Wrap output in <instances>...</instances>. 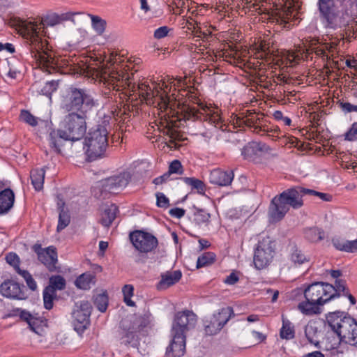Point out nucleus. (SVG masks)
Returning a JSON list of instances; mask_svg holds the SVG:
<instances>
[{
    "label": "nucleus",
    "instance_id": "f257e3e1",
    "mask_svg": "<svg viewBox=\"0 0 357 357\" xmlns=\"http://www.w3.org/2000/svg\"><path fill=\"white\" fill-rule=\"evenodd\" d=\"M303 294L305 301L300 302L297 308L307 316L320 314L321 306L340 296H347L352 305L356 303L344 280H337L334 285L322 282L312 283L304 289Z\"/></svg>",
    "mask_w": 357,
    "mask_h": 357
},
{
    "label": "nucleus",
    "instance_id": "f03ea898",
    "mask_svg": "<svg viewBox=\"0 0 357 357\" xmlns=\"http://www.w3.org/2000/svg\"><path fill=\"white\" fill-rule=\"evenodd\" d=\"M4 24L15 28L27 40L31 56L36 60L39 67L44 71L52 73L54 70V60L49 52L47 43L43 40L38 35V30L41 23L22 20L19 17L7 16L3 17Z\"/></svg>",
    "mask_w": 357,
    "mask_h": 357
},
{
    "label": "nucleus",
    "instance_id": "7ed1b4c3",
    "mask_svg": "<svg viewBox=\"0 0 357 357\" xmlns=\"http://www.w3.org/2000/svg\"><path fill=\"white\" fill-rule=\"evenodd\" d=\"M319 19L326 29L336 30L347 28L349 37L356 38V31L349 27L357 10V0H318Z\"/></svg>",
    "mask_w": 357,
    "mask_h": 357
},
{
    "label": "nucleus",
    "instance_id": "20e7f679",
    "mask_svg": "<svg viewBox=\"0 0 357 357\" xmlns=\"http://www.w3.org/2000/svg\"><path fill=\"white\" fill-rule=\"evenodd\" d=\"M87 113H68L66 115L61 128L52 130L49 134L50 149L56 153H61V148L67 141H78L82 139L86 131Z\"/></svg>",
    "mask_w": 357,
    "mask_h": 357
},
{
    "label": "nucleus",
    "instance_id": "39448f33",
    "mask_svg": "<svg viewBox=\"0 0 357 357\" xmlns=\"http://www.w3.org/2000/svg\"><path fill=\"white\" fill-rule=\"evenodd\" d=\"M305 195V188L300 185L288 188L275 196L268 208V215L273 222L280 221L289 211L299 209L303 204V197Z\"/></svg>",
    "mask_w": 357,
    "mask_h": 357
},
{
    "label": "nucleus",
    "instance_id": "423d86ee",
    "mask_svg": "<svg viewBox=\"0 0 357 357\" xmlns=\"http://www.w3.org/2000/svg\"><path fill=\"white\" fill-rule=\"evenodd\" d=\"M197 107L199 108L183 105L180 111L176 112L178 121L185 123L189 121H206L222 131L227 129L226 123L220 116V112L218 107H208L203 103L199 104Z\"/></svg>",
    "mask_w": 357,
    "mask_h": 357
},
{
    "label": "nucleus",
    "instance_id": "0eeeda50",
    "mask_svg": "<svg viewBox=\"0 0 357 357\" xmlns=\"http://www.w3.org/2000/svg\"><path fill=\"white\" fill-rule=\"evenodd\" d=\"M326 320L340 342L357 347V322L354 318L344 312L337 311L328 313Z\"/></svg>",
    "mask_w": 357,
    "mask_h": 357
},
{
    "label": "nucleus",
    "instance_id": "6e6552de",
    "mask_svg": "<svg viewBox=\"0 0 357 357\" xmlns=\"http://www.w3.org/2000/svg\"><path fill=\"white\" fill-rule=\"evenodd\" d=\"M96 105L93 97L85 89L71 86L61 96V108L69 113H88Z\"/></svg>",
    "mask_w": 357,
    "mask_h": 357
},
{
    "label": "nucleus",
    "instance_id": "1a4fd4ad",
    "mask_svg": "<svg viewBox=\"0 0 357 357\" xmlns=\"http://www.w3.org/2000/svg\"><path fill=\"white\" fill-rule=\"evenodd\" d=\"M116 53L112 52L110 56L108 62L112 66V68H109L108 70L103 71L100 77V81L108 89H112L119 93L123 90L128 89L129 91L135 92V84L132 83L130 76L129 73L118 66H115L114 63L116 62ZM116 96V93H114Z\"/></svg>",
    "mask_w": 357,
    "mask_h": 357
},
{
    "label": "nucleus",
    "instance_id": "9d476101",
    "mask_svg": "<svg viewBox=\"0 0 357 357\" xmlns=\"http://www.w3.org/2000/svg\"><path fill=\"white\" fill-rule=\"evenodd\" d=\"M86 155L90 160L104 155L108 146V132L102 125L91 128L85 138Z\"/></svg>",
    "mask_w": 357,
    "mask_h": 357
},
{
    "label": "nucleus",
    "instance_id": "9b49d317",
    "mask_svg": "<svg viewBox=\"0 0 357 357\" xmlns=\"http://www.w3.org/2000/svg\"><path fill=\"white\" fill-rule=\"evenodd\" d=\"M147 325L146 319L139 317H131L122 320L121 326L123 333L121 337V344L132 347H137L139 338L137 333H139Z\"/></svg>",
    "mask_w": 357,
    "mask_h": 357
},
{
    "label": "nucleus",
    "instance_id": "f8f14e48",
    "mask_svg": "<svg viewBox=\"0 0 357 357\" xmlns=\"http://www.w3.org/2000/svg\"><path fill=\"white\" fill-rule=\"evenodd\" d=\"M234 315L233 308L225 307L220 309L211 317L206 318L204 320L206 334L208 335L217 334Z\"/></svg>",
    "mask_w": 357,
    "mask_h": 357
},
{
    "label": "nucleus",
    "instance_id": "ddd939ff",
    "mask_svg": "<svg viewBox=\"0 0 357 357\" xmlns=\"http://www.w3.org/2000/svg\"><path fill=\"white\" fill-rule=\"evenodd\" d=\"M275 242L266 236L260 240L255 251L254 264L257 269L266 267L272 261L275 253Z\"/></svg>",
    "mask_w": 357,
    "mask_h": 357
},
{
    "label": "nucleus",
    "instance_id": "4468645a",
    "mask_svg": "<svg viewBox=\"0 0 357 357\" xmlns=\"http://www.w3.org/2000/svg\"><path fill=\"white\" fill-rule=\"evenodd\" d=\"M130 239L135 248L139 253H148L158 246V241L155 236L150 233L136 230L130 234Z\"/></svg>",
    "mask_w": 357,
    "mask_h": 357
},
{
    "label": "nucleus",
    "instance_id": "2eb2a0df",
    "mask_svg": "<svg viewBox=\"0 0 357 357\" xmlns=\"http://www.w3.org/2000/svg\"><path fill=\"white\" fill-rule=\"evenodd\" d=\"M197 321V315L190 310H184L176 314L172 327V333L185 335L189 330L195 328Z\"/></svg>",
    "mask_w": 357,
    "mask_h": 357
},
{
    "label": "nucleus",
    "instance_id": "dca6fc26",
    "mask_svg": "<svg viewBox=\"0 0 357 357\" xmlns=\"http://www.w3.org/2000/svg\"><path fill=\"white\" fill-rule=\"evenodd\" d=\"M91 305L87 301H82L76 306L72 315L74 329L79 333H83L89 326Z\"/></svg>",
    "mask_w": 357,
    "mask_h": 357
},
{
    "label": "nucleus",
    "instance_id": "f3484780",
    "mask_svg": "<svg viewBox=\"0 0 357 357\" xmlns=\"http://www.w3.org/2000/svg\"><path fill=\"white\" fill-rule=\"evenodd\" d=\"M31 248L37 255L38 259L49 271L54 272L56 271V265L58 262V256L56 248L49 246L47 248H43L40 244L36 243Z\"/></svg>",
    "mask_w": 357,
    "mask_h": 357
},
{
    "label": "nucleus",
    "instance_id": "a211bd4d",
    "mask_svg": "<svg viewBox=\"0 0 357 357\" xmlns=\"http://www.w3.org/2000/svg\"><path fill=\"white\" fill-rule=\"evenodd\" d=\"M272 150V148L264 142L252 141L243 148L241 154L244 159L258 162L264 155L271 154Z\"/></svg>",
    "mask_w": 357,
    "mask_h": 357
},
{
    "label": "nucleus",
    "instance_id": "6ab92c4d",
    "mask_svg": "<svg viewBox=\"0 0 357 357\" xmlns=\"http://www.w3.org/2000/svg\"><path fill=\"white\" fill-rule=\"evenodd\" d=\"M130 178V173L126 172L108 177L103 181V190L110 193H119L126 187Z\"/></svg>",
    "mask_w": 357,
    "mask_h": 357
},
{
    "label": "nucleus",
    "instance_id": "aec40b11",
    "mask_svg": "<svg viewBox=\"0 0 357 357\" xmlns=\"http://www.w3.org/2000/svg\"><path fill=\"white\" fill-rule=\"evenodd\" d=\"M172 340L167 348L166 357H181L185 352V335L172 333Z\"/></svg>",
    "mask_w": 357,
    "mask_h": 357
},
{
    "label": "nucleus",
    "instance_id": "412c9836",
    "mask_svg": "<svg viewBox=\"0 0 357 357\" xmlns=\"http://www.w3.org/2000/svg\"><path fill=\"white\" fill-rule=\"evenodd\" d=\"M10 317H19L21 321L26 322L31 330L37 333V328L40 326L42 320L37 314H33L29 311L21 308L13 309L8 314Z\"/></svg>",
    "mask_w": 357,
    "mask_h": 357
},
{
    "label": "nucleus",
    "instance_id": "4be33fe9",
    "mask_svg": "<svg viewBox=\"0 0 357 357\" xmlns=\"http://www.w3.org/2000/svg\"><path fill=\"white\" fill-rule=\"evenodd\" d=\"M262 12L268 15L270 22L281 25L284 28L288 27L291 17L290 8H276L271 11L265 8Z\"/></svg>",
    "mask_w": 357,
    "mask_h": 357
},
{
    "label": "nucleus",
    "instance_id": "5701e85b",
    "mask_svg": "<svg viewBox=\"0 0 357 357\" xmlns=\"http://www.w3.org/2000/svg\"><path fill=\"white\" fill-rule=\"evenodd\" d=\"M1 295L13 299L22 300L26 298L20 284L14 281L8 280L1 283Z\"/></svg>",
    "mask_w": 357,
    "mask_h": 357
},
{
    "label": "nucleus",
    "instance_id": "b1692460",
    "mask_svg": "<svg viewBox=\"0 0 357 357\" xmlns=\"http://www.w3.org/2000/svg\"><path fill=\"white\" fill-rule=\"evenodd\" d=\"M234 179V173L231 171H223L215 169L211 172L209 176L210 183L218 186H227Z\"/></svg>",
    "mask_w": 357,
    "mask_h": 357
},
{
    "label": "nucleus",
    "instance_id": "393cba45",
    "mask_svg": "<svg viewBox=\"0 0 357 357\" xmlns=\"http://www.w3.org/2000/svg\"><path fill=\"white\" fill-rule=\"evenodd\" d=\"M288 260L294 266H298L310 261V257L296 244H290L288 247Z\"/></svg>",
    "mask_w": 357,
    "mask_h": 357
},
{
    "label": "nucleus",
    "instance_id": "a878e982",
    "mask_svg": "<svg viewBox=\"0 0 357 357\" xmlns=\"http://www.w3.org/2000/svg\"><path fill=\"white\" fill-rule=\"evenodd\" d=\"M15 200L14 191L1 181V215L8 213L13 207Z\"/></svg>",
    "mask_w": 357,
    "mask_h": 357
},
{
    "label": "nucleus",
    "instance_id": "bb28decb",
    "mask_svg": "<svg viewBox=\"0 0 357 357\" xmlns=\"http://www.w3.org/2000/svg\"><path fill=\"white\" fill-rule=\"evenodd\" d=\"M182 273L179 270L167 271L161 275V280L157 284L158 289H165L178 282L181 278Z\"/></svg>",
    "mask_w": 357,
    "mask_h": 357
},
{
    "label": "nucleus",
    "instance_id": "cd10ccee",
    "mask_svg": "<svg viewBox=\"0 0 357 357\" xmlns=\"http://www.w3.org/2000/svg\"><path fill=\"white\" fill-rule=\"evenodd\" d=\"M59 209V221L56 227L57 232H60L65 229L70 222V215L68 210L65 208V203L60 201L57 204Z\"/></svg>",
    "mask_w": 357,
    "mask_h": 357
},
{
    "label": "nucleus",
    "instance_id": "c85d7f7f",
    "mask_svg": "<svg viewBox=\"0 0 357 357\" xmlns=\"http://www.w3.org/2000/svg\"><path fill=\"white\" fill-rule=\"evenodd\" d=\"M119 211L118 206L116 204H111L106 208L102 214V218L100 220L102 226L109 227L112 222L114 220L116 216V213Z\"/></svg>",
    "mask_w": 357,
    "mask_h": 357
},
{
    "label": "nucleus",
    "instance_id": "c756f323",
    "mask_svg": "<svg viewBox=\"0 0 357 357\" xmlns=\"http://www.w3.org/2000/svg\"><path fill=\"white\" fill-rule=\"evenodd\" d=\"M45 170L44 168L34 169L30 172L31 183L36 190L39 191L43 189Z\"/></svg>",
    "mask_w": 357,
    "mask_h": 357
},
{
    "label": "nucleus",
    "instance_id": "7c9ffc66",
    "mask_svg": "<svg viewBox=\"0 0 357 357\" xmlns=\"http://www.w3.org/2000/svg\"><path fill=\"white\" fill-rule=\"evenodd\" d=\"M6 66H3V70L6 73L7 78L10 79H15L17 75L20 73V70L17 68V64L19 62L14 57L11 58L10 60L6 59Z\"/></svg>",
    "mask_w": 357,
    "mask_h": 357
},
{
    "label": "nucleus",
    "instance_id": "2f4dec72",
    "mask_svg": "<svg viewBox=\"0 0 357 357\" xmlns=\"http://www.w3.org/2000/svg\"><path fill=\"white\" fill-rule=\"evenodd\" d=\"M66 282L64 278L60 275H52L49 279V285L45 287L50 290H63L66 288Z\"/></svg>",
    "mask_w": 357,
    "mask_h": 357
},
{
    "label": "nucleus",
    "instance_id": "473e14b6",
    "mask_svg": "<svg viewBox=\"0 0 357 357\" xmlns=\"http://www.w3.org/2000/svg\"><path fill=\"white\" fill-rule=\"evenodd\" d=\"M305 238L312 243H317L324 238V231L318 227L306 229L304 232Z\"/></svg>",
    "mask_w": 357,
    "mask_h": 357
},
{
    "label": "nucleus",
    "instance_id": "72a5a7b5",
    "mask_svg": "<svg viewBox=\"0 0 357 357\" xmlns=\"http://www.w3.org/2000/svg\"><path fill=\"white\" fill-rule=\"evenodd\" d=\"M280 337L282 339L291 340L295 336L294 327L291 323L288 320L282 318V326L280 332Z\"/></svg>",
    "mask_w": 357,
    "mask_h": 357
},
{
    "label": "nucleus",
    "instance_id": "f704fd0d",
    "mask_svg": "<svg viewBox=\"0 0 357 357\" xmlns=\"http://www.w3.org/2000/svg\"><path fill=\"white\" fill-rule=\"evenodd\" d=\"M162 132L164 135L169 137L167 145L171 148L174 147L176 149L178 147L176 141L180 140V133L176 130L170 126L165 127L162 130Z\"/></svg>",
    "mask_w": 357,
    "mask_h": 357
},
{
    "label": "nucleus",
    "instance_id": "c9c22d12",
    "mask_svg": "<svg viewBox=\"0 0 357 357\" xmlns=\"http://www.w3.org/2000/svg\"><path fill=\"white\" fill-rule=\"evenodd\" d=\"M93 275L90 273H84L80 275L75 280L76 287L81 289H89L93 282Z\"/></svg>",
    "mask_w": 357,
    "mask_h": 357
},
{
    "label": "nucleus",
    "instance_id": "e433bc0d",
    "mask_svg": "<svg viewBox=\"0 0 357 357\" xmlns=\"http://www.w3.org/2000/svg\"><path fill=\"white\" fill-rule=\"evenodd\" d=\"M305 334L310 343L316 346L319 344V331L314 324H307L305 328Z\"/></svg>",
    "mask_w": 357,
    "mask_h": 357
},
{
    "label": "nucleus",
    "instance_id": "4c0bfd02",
    "mask_svg": "<svg viewBox=\"0 0 357 357\" xmlns=\"http://www.w3.org/2000/svg\"><path fill=\"white\" fill-rule=\"evenodd\" d=\"M215 255L211 252H206L201 255L197 261V268H199L211 265L215 262Z\"/></svg>",
    "mask_w": 357,
    "mask_h": 357
},
{
    "label": "nucleus",
    "instance_id": "58836bf2",
    "mask_svg": "<svg viewBox=\"0 0 357 357\" xmlns=\"http://www.w3.org/2000/svg\"><path fill=\"white\" fill-rule=\"evenodd\" d=\"M89 16L91 20L92 26L95 31L99 35L102 34L105 30L106 21L98 15L89 14Z\"/></svg>",
    "mask_w": 357,
    "mask_h": 357
},
{
    "label": "nucleus",
    "instance_id": "ea45409f",
    "mask_svg": "<svg viewBox=\"0 0 357 357\" xmlns=\"http://www.w3.org/2000/svg\"><path fill=\"white\" fill-rule=\"evenodd\" d=\"M182 179L187 185H190L192 190H197L199 193L204 194L206 186L201 180L193 177H184Z\"/></svg>",
    "mask_w": 357,
    "mask_h": 357
},
{
    "label": "nucleus",
    "instance_id": "a19ab883",
    "mask_svg": "<svg viewBox=\"0 0 357 357\" xmlns=\"http://www.w3.org/2000/svg\"><path fill=\"white\" fill-rule=\"evenodd\" d=\"M44 307L51 310L54 305V300L56 298V292L45 287L43 292Z\"/></svg>",
    "mask_w": 357,
    "mask_h": 357
},
{
    "label": "nucleus",
    "instance_id": "79ce46f5",
    "mask_svg": "<svg viewBox=\"0 0 357 357\" xmlns=\"http://www.w3.org/2000/svg\"><path fill=\"white\" fill-rule=\"evenodd\" d=\"M211 215L204 209L196 208L194 213L195 222L200 225L210 222Z\"/></svg>",
    "mask_w": 357,
    "mask_h": 357
},
{
    "label": "nucleus",
    "instance_id": "37998d69",
    "mask_svg": "<svg viewBox=\"0 0 357 357\" xmlns=\"http://www.w3.org/2000/svg\"><path fill=\"white\" fill-rule=\"evenodd\" d=\"M94 304L96 307L102 312L106 311L108 306V297L105 294L97 295L94 299Z\"/></svg>",
    "mask_w": 357,
    "mask_h": 357
},
{
    "label": "nucleus",
    "instance_id": "c03bdc74",
    "mask_svg": "<svg viewBox=\"0 0 357 357\" xmlns=\"http://www.w3.org/2000/svg\"><path fill=\"white\" fill-rule=\"evenodd\" d=\"M187 24H188V27L189 29H193L192 33L195 37L205 38L211 34V33L208 30L206 31H202V28L199 26V24L197 22L195 24H192V22H190L188 20Z\"/></svg>",
    "mask_w": 357,
    "mask_h": 357
},
{
    "label": "nucleus",
    "instance_id": "a18cd8bd",
    "mask_svg": "<svg viewBox=\"0 0 357 357\" xmlns=\"http://www.w3.org/2000/svg\"><path fill=\"white\" fill-rule=\"evenodd\" d=\"M20 119L29 124L31 126H36L38 125V119L34 116L31 112L28 110H22L20 113Z\"/></svg>",
    "mask_w": 357,
    "mask_h": 357
},
{
    "label": "nucleus",
    "instance_id": "49530a36",
    "mask_svg": "<svg viewBox=\"0 0 357 357\" xmlns=\"http://www.w3.org/2000/svg\"><path fill=\"white\" fill-rule=\"evenodd\" d=\"M59 86L58 81L52 80L47 82L43 87L41 89V93L47 97H50L53 92H54Z\"/></svg>",
    "mask_w": 357,
    "mask_h": 357
},
{
    "label": "nucleus",
    "instance_id": "de8ad7c7",
    "mask_svg": "<svg viewBox=\"0 0 357 357\" xmlns=\"http://www.w3.org/2000/svg\"><path fill=\"white\" fill-rule=\"evenodd\" d=\"M170 175L176 174L182 175L183 174V167L180 160H174L169 165L168 171Z\"/></svg>",
    "mask_w": 357,
    "mask_h": 357
},
{
    "label": "nucleus",
    "instance_id": "09e8293b",
    "mask_svg": "<svg viewBox=\"0 0 357 357\" xmlns=\"http://www.w3.org/2000/svg\"><path fill=\"white\" fill-rule=\"evenodd\" d=\"M157 97L158 98V105L160 107V109H167L169 107H171V100L169 96L165 93L164 91L160 95L157 94Z\"/></svg>",
    "mask_w": 357,
    "mask_h": 357
},
{
    "label": "nucleus",
    "instance_id": "8fccbe9b",
    "mask_svg": "<svg viewBox=\"0 0 357 357\" xmlns=\"http://www.w3.org/2000/svg\"><path fill=\"white\" fill-rule=\"evenodd\" d=\"M5 259L6 262L12 266L15 271L20 268V259L18 255L15 252H10L6 255Z\"/></svg>",
    "mask_w": 357,
    "mask_h": 357
},
{
    "label": "nucleus",
    "instance_id": "3c124183",
    "mask_svg": "<svg viewBox=\"0 0 357 357\" xmlns=\"http://www.w3.org/2000/svg\"><path fill=\"white\" fill-rule=\"evenodd\" d=\"M156 197V205L158 207L167 208L169 206V199L162 192H157Z\"/></svg>",
    "mask_w": 357,
    "mask_h": 357
},
{
    "label": "nucleus",
    "instance_id": "603ef678",
    "mask_svg": "<svg viewBox=\"0 0 357 357\" xmlns=\"http://www.w3.org/2000/svg\"><path fill=\"white\" fill-rule=\"evenodd\" d=\"M344 139L350 142L357 140V122H354L344 134Z\"/></svg>",
    "mask_w": 357,
    "mask_h": 357
},
{
    "label": "nucleus",
    "instance_id": "864d4df0",
    "mask_svg": "<svg viewBox=\"0 0 357 357\" xmlns=\"http://www.w3.org/2000/svg\"><path fill=\"white\" fill-rule=\"evenodd\" d=\"M305 195L310 196H317L321 199L326 202H330L332 199V196L329 194L317 192L307 188H305Z\"/></svg>",
    "mask_w": 357,
    "mask_h": 357
},
{
    "label": "nucleus",
    "instance_id": "5fc2aeb1",
    "mask_svg": "<svg viewBox=\"0 0 357 357\" xmlns=\"http://www.w3.org/2000/svg\"><path fill=\"white\" fill-rule=\"evenodd\" d=\"M137 90L139 91V95L144 98H149L151 96H153V92L151 89L146 84H138Z\"/></svg>",
    "mask_w": 357,
    "mask_h": 357
},
{
    "label": "nucleus",
    "instance_id": "6e6d98bb",
    "mask_svg": "<svg viewBox=\"0 0 357 357\" xmlns=\"http://www.w3.org/2000/svg\"><path fill=\"white\" fill-rule=\"evenodd\" d=\"M170 30L167 26H160L155 30L153 36L155 39H162L168 35Z\"/></svg>",
    "mask_w": 357,
    "mask_h": 357
},
{
    "label": "nucleus",
    "instance_id": "4d7b16f0",
    "mask_svg": "<svg viewBox=\"0 0 357 357\" xmlns=\"http://www.w3.org/2000/svg\"><path fill=\"white\" fill-rule=\"evenodd\" d=\"M340 106L342 110L344 112L349 113L354 112L357 113V105H352L347 102H341L340 103Z\"/></svg>",
    "mask_w": 357,
    "mask_h": 357
},
{
    "label": "nucleus",
    "instance_id": "13d9d810",
    "mask_svg": "<svg viewBox=\"0 0 357 357\" xmlns=\"http://www.w3.org/2000/svg\"><path fill=\"white\" fill-rule=\"evenodd\" d=\"M169 214L173 217L180 219L185 214V210L181 208H173L169 211Z\"/></svg>",
    "mask_w": 357,
    "mask_h": 357
},
{
    "label": "nucleus",
    "instance_id": "bf43d9fd",
    "mask_svg": "<svg viewBox=\"0 0 357 357\" xmlns=\"http://www.w3.org/2000/svg\"><path fill=\"white\" fill-rule=\"evenodd\" d=\"M333 244L336 249L348 252L347 241H341L338 239L333 240Z\"/></svg>",
    "mask_w": 357,
    "mask_h": 357
},
{
    "label": "nucleus",
    "instance_id": "052dcab7",
    "mask_svg": "<svg viewBox=\"0 0 357 357\" xmlns=\"http://www.w3.org/2000/svg\"><path fill=\"white\" fill-rule=\"evenodd\" d=\"M170 176L171 175L169 174V172H167L165 174H163L162 176L155 178L153 180V183H154L155 185H157L165 183L169 179Z\"/></svg>",
    "mask_w": 357,
    "mask_h": 357
},
{
    "label": "nucleus",
    "instance_id": "680f3d73",
    "mask_svg": "<svg viewBox=\"0 0 357 357\" xmlns=\"http://www.w3.org/2000/svg\"><path fill=\"white\" fill-rule=\"evenodd\" d=\"M239 278L237 274L232 272L224 280V282L229 285H233L236 284Z\"/></svg>",
    "mask_w": 357,
    "mask_h": 357
},
{
    "label": "nucleus",
    "instance_id": "e2e57ef3",
    "mask_svg": "<svg viewBox=\"0 0 357 357\" xmlns=\"http://www.w3.org/2000/svg\"><path fill=\"white\" fill-rule=\"evenodd\" d=\"M314 53L317 56L321 57L324 59L329 60L331 56L326 53L324 47H317L314 48Z\"/></svg>",
    "mask_w": 357,
    "mask_h": 357
},
{
    "label": "nucleus",
    "instance_id": "0e129e2a",
    "mask_svg": "<svg viewBox=\"0 0 357 357\" xmlns=\"http://www.w3.org/2000/svg\"><path fill=\"white\" fill-rule=\"evenodd\" d=\"M47 23L48 25H50V26H54V25L61 23V20H60L59 15L58 14H54L52 15H50L47 19Z\"/></svg>",
    "mask_w": 357,
    "mask_h": 357
},
{
    "label": "nucleus",
    "instance_id": "69168bd1",
    "mask_svg": "<svg viewBox=\"0 0 357 357\" xmlns=\"http://www.w3.org/2000/svg\"><path fill=\"white\" fill-rule=\"evenodd\" d=\"M134 287L131 284H126L122 289L123 297H132L133 295Z\"/></svg>",
    "mask_w": 357,
    "mask_h": 357
},
{
    "label": "nucleus",
    "instance_id": "338daca9",
    "mask_svg": "<svg viewBox=\"0 0 357 357\" xmlns=\"http://www.w3.org/2000/svg\"><path fill=\"white\" fill-rule=\"evenodd\" d=\"M1 51H6L10 54H13L15 52V47L12 43H1Z\"/></svg>",
    "mask_w": 357,
    "mask_h": 357
},
{
    "label": "nucleus",
    "instance_id": "774afa93",
    "mask_svg": "<svg viewBox=\"0 0 357 357\" xmlns=\"http://www.w3.org/2000/svg\"><path fill=\"white\" fill-rule=\"evenodd\" d=\"M348 252H357V239L354 241H347Z\"/></svg>",
    "mask_w": 357,
    "mask_h": 357
}]
</instances>
